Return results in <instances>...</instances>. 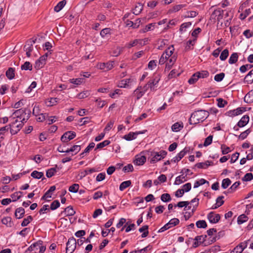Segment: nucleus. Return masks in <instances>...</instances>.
I'll return each instance as SVG.
<instances>
[{"instance_id": "obj_1", "label": "nucleus", "mask_w": 253, "mask_h": 253, "mask_svg": "<svg viewBox=\"0 0 253 253\" xmlns=\"http://www.w3.org/2000/svg\"><path fill=\"white\" fill-rule=\"evenodd\" d=\"M209 113L205 110H198L193 113L189 120L190 125H196L203 122L209 116Z\"/></svg>"}, {"instance_id": "obj_2", "label": "nucleus", "mask_w": 253, "mask_h": 253, "mask_svg": "<svg viewBox=\"0 0 253 253\" xmlns=\"http://www.w3.org/2000/svg\"><path fill=\"white\" fill-rule=\"evenodd\" d=\"M10 126V133L12 135L16 134L22 127L23 122L22 121H19L18 119L15 120L11 124H9Z\"/></svg>"}, {"instance_id": "obj_3", "label": "nucleus", "mask_w": 253, "mask_h": 253, "mask_svg": "<svg viewBox=\"0 0 253 253\" xmlns=\"http://www.w3.org/2000/svg\"><path fill=\"white\" fill-rule=\"evenodd\" d=\"M167 154V152L164 150H161L159 152H152L151 155L153 156V158L150 161V163L154 164L161 160L164 159Z\"/></svg>"}, {"instance_id": "obj_4", "label": "nucleus", "mask_w": 253, "mask_h": 253, "mask_svg": "<svg viewBox=\"0 0 253 253\" xmlns=\"http://www.w3.org/2000/svg\"><path fill=\"white\" fill-rule=\"evenodd\" d=\"M77 242L74 237L70 238L66 244V253H73L76 248Z\"/></svg>"}, {"instance_id": "obj_5", "label": "nucleus", "mask_w": 253, "mask_h": 253, "mask_svg": "<svg viewBox=\"0 0 253 253\" xmlns=\"http://www.w3.org/2000/svg\"><path fill=\"white\" fill-rule=\"evenodd\" d=\"M223 12L224 10L220 8L214 10L211 14V19H213L214 20L216 19L218 24L220 20L223 18Z\"/></svg>"}, {"instance_id": "obj_6", "label": "nucleus", "mask_w": 253, "mask_h": 253, "mask_svg": "<svg viewBox=\"0 0 253 253\" xmlns=\"http://www.w3.org/2000/svg\"><path fill=\"white\" fill-rule=\"evenodd\" d=\"M76 136V134L74 131H68L65 132L61 137V140L63 142H67L74 139Z\"/></svg>"}, {"instance_id": "obj_7", "label": "nucleus", "mask_w": 253, "mask_h": 253, "mask_svg": "<svg viewBox=\"0 0 253 253\" xmlns=\"http://www.w3.org/2000/svg\"><path fill=\"white\" fill-rule=\"evenodd\" d=\"M207 218L211 223H217L220 219V216L219 214L215 213L213 211H211L208 213Z\"/></svg>"}, {"instance_id": "obj_8", "label": "nucleus", "mask_w": 253, "mask_h": 253, "mask_svg": "<svg viewBox=\"0 0 253 253\" xmlns=\"http://www.w3.org/2000/svg\"><path fill=\"white\" fill-rule=\"evenodd\" d=\"M248 241L249 240L241 243L230 253H241L247 247Z\"/></svg>"}, {"instance_id": "obj_9", "label": "nucleus", "mask_w": 253, "mask_h": 253, "mask_svg": "<svg viewBox=\"0 0 253 253\" xmlns=\"http://www.w3.org/2000/svg\"><path fill=\"white\" fill-rule=\"evenodd\" d=\"M113 61H109L107 63H101L98 65V67L100 69L108 71L113 67Z\"/></svg>"}, {"instance_id": "obj_10", "label": "nucleus", "mask_w": 253, "mask_h": 253, "mask_svg": "<svg viewBox=\"0 0 253 253\" xmlns=\"http://www.w3.org/2000/svg\"><path fill=\"white\" fill-rule=\"evenodd\" d=\"M146 161V158L144 156L136 155L133 163L137 166L143 165Z\"/></svg>"}, {"instance_id": "obj_11", "label": "nucleus", "mask_w": 253, "mask_h": 253, "mask_svg": "<svg viewBox=\"0 0 253 253\" xmlns=\"http://www.w3.org/2000/svg\"><path fill=\"white\" fill-rule=\"evenodd\" d=\"M250 118L247 115H244L242 117L240 120L237 123V126L240 127H243L247 125L249 122Z\"/></svg>"}, {"instance_id": "obj_12", "label": "nucleus", "mask_w": 253, "mask_h": 253, "mask_svg": "<svg viewBox=\"0 0 253 253\" xmlns=\"http://www.w3.org/2000/svg\"><path fill=\"white\" fill-rule=\"evenodd\" d=\"M36 39L32 40L30 39L28 41L26 42V45L24 47L25 51H28L29 52H32L33 49V44L36 42Z\"/></svg>"}, {"instance_id": "obj_13", "label": "nucleus", "mask_w": 253, "mask_h": 253, "mask_svg": "<svg viewBox=\"0 0 253 253\" xmlns=\"http://www.w3.org/2000/svg\"><path fill=\"white\" fill-rule=\"evenodd\" d=\"M160 81V78L159 77H156L155 78L150 80V81L148 82V85L150 86V88L151 90L154 91L155 89V86L158 84Z\"/></svg>"}, {"instance_id": "obj_14", "label": "nucleus", "mask_w": 253, "mask_h": 253, "mask_svg": "<svg viewBox=\"0 0 253 253\" xmlns=\"http://www.w3.org/2000/svg\"><path fill=\"white\" fill-rule=\"evenodd\" d=\"M65 213V214L67 213L66 214V216H73L76 213L75 211L73 210L72 206H68L66 208H65L64 210V211H62L61 212V214H63Z\"/></svg>"}, {"instance_id": "obj_15", "label": "nucleus", "mask_w": 253, "mask_h": 253, "mask_svg": "<svg viewBox=\"0 0 253 253\" xmlns=\"http://www.w3.org/2000/svg\"><path fill=\"white\" fill-rule=\"evenodd\" d=\"M213 162L211 161H207L205 163H198L195 165V167L199 169H207L209 166L212 165Z\"/></svg>"}, {"instance_id": "obj_16", "label": "nucleus", "mask_w": 253, "mask_h": 253, "mask_svg": "<svg viewBox=\"0 0 253 253\" xmlns=\"http://www.w3.org/2000/svg\"><path fill=\"white\" fill-rule=\"evenodd\" d=\"M25 212L24 208L22 207L18 208L15 210V216L17 219H20L24 216Z\"/></svg>"}, {"instance_id": "obj_17", "label": "nucleus", "mask_w": 253, "mask_h": 253, "mask_svg": "<svg viewBox=\"0 0 253 253\" xmlns=\"http://www.w3.org/2000/svg\"><path fill=\"white\" fill-rule=\"evenodd\" d=\"M224 198L223 196H219L216 200V203L214 204L211 208L212 210H215L220 207L224 204V201L222 199Z\"/></svg>"}, {"instance_id": "obj_18", "label": "nucleus", "mask_w": 253, "mask_h": 253, "mask_svg": "<svg viewBox=\"0 0 253 253\" xmlns=\"http://www.w3.org/2000/svg\"><path fill=\"white\" fill-rule=\"evenodd\" d=\"M144 93V91L142 90V86H138L133 92L134 95L136 97V100H139Z\"/></svg>"}, {"instance_id": "obj_19", "label": "nucleus", "mask_w": 253, "mask_h": 253, "mask_svg": "<svg viewBox=\"0 0 253 253\" xmlns=\"http://www.w3.org/2000/svg\"><path fill=\"white\" fill-rule=\"evenodd\" d=\"M244 82L250 84L253 83V69L245 76Z\"/></svg>"}, {"instance_id": "obj_20", "label": "nucleus", "mask_w": 253, "mask_h": 253, "mask_svg": "<svg viewBox=\"0 0 253 253\" xmlns=\"http://www.w3.org/2000/svg\"><path fill=\"white\" fill-rule=\"evenodd\" d=\"M176 58L174 56H171L168 60L167 63L166 64V68L165 70L167 69L168 70H170L172 65L174 64L175 62L176 61Z\"/></svg>"}, {"instance_id": "obj_21", "label": "nucleus", "mask_w": 253, "mask_h": 253, "mask_svg": "<svg viewBox=\"0 0 253 253\" xmlns=\"http://www.w3.org/2000/svg\"><path fill=\"white\" fill-rule=\"evenodd\" d=\"M24 114L26 115V112L25 110L23 109L17 110L13 113V115L14 116V117L19 118V120L22 119V116Z\"/></svg>"}, {"instance_id": "obj_22", "label": "nucleus", "mask_w": 253, "mask_h": 253, "mask_svg": "<svg viewBox=\"0 0 253 253\" xmlns=\"http://www.w3.org/2000/svg\"><path fill=\"white\" fill-rule=\"evenodd\" d=\"M6 77L9 79L12 80L15 77V69L13 68L10 67L6 71L5 73Z\"/></svg>"}, {"instance_id": "obj_23", "label": "nucleus", "mask_w": 253, "mask_h": 253, "mask_svg": "<svg viewBox=\"0 0 253 253\" xmlns=\"http://www.w3.org/2000/svg\"><path fill=\"white\" fill-rule=\"evenodd\" d=\"M148 228L149 226L148 225H144L141 228H140L138 230V231L140 232H143V233L141 235L142 238H145L146 237L148 234H149V231H148Z\"/></svg>"}, {"instance_id": "obj_24", "label": "nucleus", "mask_w": 253, "mask_h": 253, "mask_svg": "<svg viewBox=\"0 0 253 253\" xmlns=\"http://www.w3.org/2000/svg\"><path fill=\"white\" fill-rule=\"evenodd\" d=\"M238 59V54L236 52H234L230 55L229 59L228 62L230 64H233L236 63Z\"/></svg>"}, {"instance_id": "obj_25", "label": "nucleus", "mask_w": 253, "mask_h": 253, "mask_svg": "<svg viewBox=\"0 0 253 253\" xmlns=\"http://www.w3.org/2000/svg\"><path fill=\"white\" fill-rule=\"evenodd\" d=\"M174 48L173 45H171L169 46L165 51L163 54H165V56H167V58H169L171 56L174 51Z\"/></svg>"}, {"instance_id": "obj_26", "label": "nucleus", "mask_w": 253, "mask_h": 253, "mask_svg": "<svg viewBox=\"0 0 253 253\" xmlns=\"http://www.w3.org/2000/svg\"><path fill=\"white\" fill-rule=\"evenodd\" d=\"M66 3V1L65 0H63L59 1L57 5L54 7V10L55 11L58 12L60 11L65 5Z\"/></svg>"}, {"instance_id": "obj_27", "label": "nucleus", "mask_w": 253, "mask_h": 253, "mask_svg": "<svg viewBox=\"0 0 253 253\" xmlns=\"http://www.w3.org/2000/svg\"><path fill=\"white\" fill-rule=\"evenodd\" d=\"M1 222L2 224L6 225L8 227H11L13 225L12 218L9 216L3 218L1 220Z\"/></svg>"}, {"instance_id": "obj_28", "label": "nucleus", "mask_w": 253, "mask_h": 253, "mask_svg": "<svg viewBox=\"0 0 253 253\" xmlns=\"http://www.w3.org/2000/svg\"><path fill=\"white\" fill-rule=\"evenodd\" d=\"M131 82V80L130 79H126L122 80L119 83L118 86L120 87L126 88L128 86V84Z\"/></svg>"}, {"instance_id": "obj_29", "label": "nucleus", "mask_w": 253, "mask_h": 253, "mask_svg": "<svg viewBox=\"0 0 253 253\" xmlns=\"http://www.w3.org/2000/svg\"><path fill=\"white\" fill-rule=\"evenodd\" d=\"M45 64V61L43 59V61L42 60V57L41 56L40 58L36 62L35 67L36 69H40L42 68Z\"/></svg>"}, {"instance_id": "obj_30", "label": "nucleus", "mask_w": 253, "mask_h": 253, "mask_svg": "<svg viewBox=\"0 0 253 253\" xmlns=\"http://www.w3.org/2000/svg\"><path fill=\"white\" fill-rule=\"evenodd\" d=\"M143 5L141 3H138L133 9V13L136 15L139 14L143 10Z\"/></svg>"}, {"instance_id": "obj_31", "label": "nucleus", "mask_w": 253, "mask_h": 253, "mask_svg": "<svg viewBox=\"0 0 253 253\" xmlns=\"http://www.w3.org/2000/svg\"><path fill=\"white\" fill-rule=\"evenodd\" d=\"M186 175L184 176L183 174L176 177L175 180L174 181V184L179 185L184 182L186 181L187 179H185V177Z\"/></svg>"}, {"instance_id": "obj_32", "label": "nucleus", "mask_w": 253, "mask_h": 253, "mask_svg": "<svg viewBox=\"0 0 253 253\" xmlns=\"http://www.w3.org/2000/svg\"><path fill=\"white\" fill-rule=\"evenodd\" d=\"M43 244V241L42 240H39L37 242H35L32 244L27 250L26 252L29 251L32 252L34 251V248H36L37 246L41 247Z\"/></svg>"}, {"instance_id": "obj_33", "label": "nucleus", "mask_w": 253, "mask_h": 253, "mask_svg": "<svg viewBox=\"0 0 253 253\" xmlns=\"http://www.w3.org/2000/svg\"><path fill=\"white\" fill-rule=\"evenodd\" d=\"M207 238V236L206 235H205L204 236H203V235L197 236L195 238L194 240L197 241H199L200 244L204 243L205 246H206L207 245V240H206Z\"/></svg>"}, {"instance_id": "obj_34", "label": "nucleus", "mask_w": 253, "mask_h": 253, "mask_svg": "<svg viewBox=\"0 0 253 253\" xmlns=\"http://www.w3.org/2000/svg\"><path fill=\"white\" fill-rule=\"evenodd\" d=\"M183 189L178 191V192H180V194H184V192L189 191L191 189V184L190 183H187L183 185Z\"/></svg>"}, {"instance_id": "obj_35", "label": "nucleus", "mask_w": 253, "mask_h": 253, "mask_svg": "<svg viewBox=\"0 0 253 253\" xmlns=\"http://www.w3.org/2000/svg\"><path fill=\"white\" fill-rule=\"evenodd\" d=\"M131 184V182L130 180H127L123 182L120 185L119 189L120 191H124L126 188L128 187L129 186H130Z\"/></svg>"}, {"instance_id": "obj_36", "label": "nucleus", "mask_w": 253, "mask_h": 253, "mask_svg": "<svg viewBox=\"0 0 253 253\" xmlns=\"http://www.w3.org/2000/svg\"><path fill=\"white\" fill-rule=\"evenodd\" d=\"M96 171L94 168H91L89 169H85L84 171L81 172L80 178L81 179L85 177L86 175L88 174L92 173Z\"/></svg>"}, {"instance_id": "obj_37", "label": "nucleus", "mask_w": 253, "mask_h": 253, "mask_svg": "<svg viewBox=\"0 0 253 253\" xmlns=\"http://www.w3.org/2000/svg\"><path fill=\"white\" fill-rule=\"evenodd\" d=\"M69 82L72 84H74L76 85L81 84L82 83L84 82V79L80 78L77 79H72L69 80Z\"/></svg>"}, {"instance_id": "obj_38", "label": "nucleus", "mask_w": 253, "mask_h": 253, "mask_svg": "<svg viewBox=\"0 0 253 253\" xmlns=\"http://www.w3.org/2000/svg\"><path fill=\"white\" fill-rule=\"evenodd\" d=\"M31 175L34 178L40 179L43 176V173L37 170H34L31 173Z\"/></svg>"}, {"instance_id": "obj_39", "label": "nucleus", "mask_w": 253, "mask_h": 253, "mask_svg": "<svg viewBox=\"0 0 253 253\" xmlns=\"http://www.w3.org/2000/svg\"><path fill=\"white\" fill-rule=\"evenodd\" d=\"M197 76H198V78H207L209 76V73L208 71L204 70L200 72H196Z\"/></svg>"}, {"instance_id": "obj_40", "label": "nucleus", "mask_w": 253, "mask_h": 253, "mask_svg": "<svg viewBox=\"0 0 253 253\" xmlns=\"http://www.w3.org/2000/svg\"><path fill=\"white\" fill-rule=\"evenodd\" d=\"M33 218L31 215H29L27 218H25L23 221L21 223V226L23 227H25L27 226L30 222L33 220Z\"/></svg>"}, {"instance_id": "obj_41", "label": "nucleus", "mask_w": 253, "mask_h": 253, "mask_svg": "<svg viewBox=\"0 0 253 253\" xmlns=\"http://www.w3.org/2000/svg\"><path fill=\"white\" fill-rule=\"evenodd\" d=\"M228 55L229 50L228 49L226 48L222 51V52L220 54L219 58L221 60L224 61L227 59Z\"/></svg>"}, {"instance_id": "obj_42", "label": "nucleus", "mask_w": 253, "mask_h": 253, "mask_svg": "<svg viewBox=\"0 0 253 253\" xmlns=\"http://www.w3.org/2000/svg\"><path fill=\"white\" fill-rule=\"evenodd\" d=\"M183 127L182 123L180 124L179 123H175L171 126V129L172 131L176 132L180 130Z\"/></svg>"}, {"instance_id": "obj_43", "label": "nucleus", "mask_w": 253, "mask_h": 253, "mask_svg": "<svg viewBox=\"0 0 253 253\" xmlns=\"http://www.w3.org/2000/svg\"><path fill=\"white\" fill-rule=\"evenodd\" d=\"M110 143V141L108 140H105L104 141L99 143L96 145V147L95 148V150H96L98 149H101L108 145Z\"/></svg>"}, {"instance_id": "obj_44", "label": "nucleus", "mask_w": 253, "mask_h": 253, "mask_svg": "<svg viewBox=\"0 0 253 253\" xmlns=\"http://www.w3.org/2000/svg\"><path fill=\"white\" fill-rule=\"evenodd\" d=\"M196 225L199 228H206L207 227V222L204 220L197 221Z\"/></svg>"}, {"instance_id": "obj_45", "label": "nucleus", "mask_w": 253, "mask_h": 253, "mask_svg": "<svg viewBox=\"0 0 253 253\" xmlns=\"http://www.w3.org/2000/svg\"><path fill=\"white\" fill-rule=\"evenodd\" d=\"M186 5H187L186 4H178V5H174L172 7V9L169 10V12H177L180 9H181V8L186 7Z\"/></svg>"}, {"instance_id": "obj_46", "label": "nucleus", "mask_w": 253, "mask_h": 253, "mask_svg": "<svg viewBox=\"0 0 253 253\" xmlns=\"http://www.w3.org/2000/svg\"><path fill=\"white\" fill-rule=\"evenodd\" d=\"M205 183L209 184V181H208L207 180H205V179L201 178L199 181H196L194 183V188H198L200 185H203V184H204Z\"/></svg>"}, {"instance_id": "obj_47", "label": "nucleus", "mask_w": 253, "mask_h": 253, "mask_svg": "<svg viewBox=\"0 0 253 253\" xmlns=\"http://www.w3.org/2000/svg\"><path fill=\"white\" fill-rule=\"evenodd\" d=\"M248 217L244 214L240 215L238 217L237 222L239 224H241L248 220Z\"/></svg>"}, {"instance_id": "obj_48", "label": "nucleus", "mask_w": 253, "mask_h": 253, "mask_svg": "<svg viewBox=\"0 0 253 253\" xmlns=\"http://www.w3.org/2000/svg\"><path fill=\"white\" fill-rule=\"evenodd\" d=\"M191 25V23L190 22L182 23L179 29L180 33L182 34L183 32H185L186 31V29L188 28Z\"/></svg>"}, {"instance_id": "obj_49", "label": "nucleus", "mask_w": 253, "mask_h": 253, "mask_svg": "<svg viewBox=\"0 0 253 253\" xmlns=\"http://www.w3.org/2000/svg\"><path fill=\"white\" fill-rule=\"evenodd\" d=\"M21 69L22 70H30L31 71L32 70V65L31 64L30 62L28 61L25 62L24 64H23L21 67Z\"/></svg>"}, {"instance_id": "obj_50", "label": "nucleus", "mask_w": 253, "mask_h": 253, "mask_svg": "<svg viewBox=\"0 0 253 253\" xmlns=\"http://www.w3.org/2000/svg\"><path fill=\"white\" fill-rule=\"evenodd\" d=\"M161 200L164 202H168L171 201L170 196L168 193L163 194L161 196Z\"/></svg>"}, {"instance_id": "obj_51", "label": "nucleus", "mask_w": 253, "mask_h": 253, "mask_svg": "<svg viewBox=\"0 0 253 253\" xmlns=\"http://www.w3.org/2000/svg\"><path fill=\"white\" fill-rule=\"evenodd\" d=\"M123 138L127 141H130L136 138L134 132H130L128 134L124 136Z\"/></svg>"}, {"instance_id": "obj_52", "label": "nucleus", "mask_w": 253, "mask_h": 253, "mask_svg": "<svg viewBox=\"0 0 253 253\" xmlns=\"http://www.w3.org/2000/svg\"><path fill=\"white\" fill-rule=\"evenodd\" d=\"M231 183V181L230 179L225 178L222 181L221 187L223 189H226L230 185Z\"/></svg>"}, {"instance_id": "obj_53", "label": "nucleus", "mask_w": 253, "mask_h": 253, "mask_svg": "<svg viewBox=\"0 0 253 253\" xmlns=\"http://www.w3.org/2000/svg\"><path fill=\"white\" fill-rule=\"evenodd\" d=\"M179 223V220L178 218H174L170 219L168 223L170 228L174 226Z\"/></svg>"}, {"instance_id": "obj_54", "label": "nucleus", "mask_w": 253, "mask_h": 253, "mask_svg": "<svg viewBox=\"0 0 253 253\" xmlns=\"http://www.w3.org/2000/svg\"><path fill=\"white\" fill-rule=\"evenodd\" d=\"M90 95V92L88 90H84L83 92L79 93L77 95V97L79 99H83L86 98Z\"/></svg>"}, {"instance_id": "obj_55", "label": "nucleus", "mask_w": 253, "mask_h": 253, "mask_svg": "<svg viewBox=\"0 0 253 253\" xmlns=\"http://www.w3.org/2000/svg\"><path fill=\"white\" fill-rule=\"evenodd\" d=\"M56 171V170L55 169V168H50L46 170V176L48 178L51 177L53 176Z\"/></svg>"}, {"instance_id": "obj_56", "label": "nucleus", "mask_w": 253, "mask_h": 253, "mask_svg": "<svg viewBox=\"0 0 253 253\" xmlns=\"http://www.w3.org/2000/svg\"><path fill=\"white\" fill-rule=\"evenodd\" d=\"M198 76L196 73H194L191 77L189 79L188 83L189 84H194L198 80Z\"/></svg>"}, {"instance_id": "obj_57", "label": "nucleus", "mask_w": 253, "mask_h": 253, "mask_svg": "<svg viewBox=\"0 0 253 253\" xmlns=\"http://www.w3.org/2000/svg\"><path fill=\"white\" fill-rule=\"evenodd\" d=\"M60 206V204L58 200H54L50 205V209L51 210H55L59 208Z\"/></svg>"}, {"instance_id": "obj_58", "label": "nucleus", "mask_w": 253, "mask_h": 253, "mask_svg": "<svg viewBox=\"0 0 253 253\" xmlns=\"http://www.w3.org/2000/svg\"><path fill=\"white\" fill-rule=\"evenodd\" d=\"M79 189V185L78 184H74L69 188V191L72 193H77Z\"/></svg>"}, {"instance_id": "obj_59", "label": "nucleus", "mask_w": 253, "mask_h": 253, "mask_svg": "<svg viewBox=\"0 0 253 253\" xmlns=\"http://www.w3.org/2000/svg\"><path fill=\"white\" fill-rule=\"evenodd\" d=\"M111 30L110 28H104L100 31V35L102 38H104L107 34H111Z\"/></svg>"}, {"instance_id": "obj_60", "label": "nucleus", "mask_w": 253, "mask_h": 253, "mask_svg": "<svg viewBox=\"0 0 253 253\" xmlns=\"http://www.w3.org/2000/svg\"><path fill=\"white\" fill-rule=\"evenodd\" d=\"M221 149L223 155L227 154L231 152L230 147L226 146L225 144H222L221 145Z\"/></svg>"}, {"instance_id": "obj_61", "label": "nucleus", "mask_w": 253, "mask_h": 253, "mask_svg": "<svg viewBox=\"0 0 253 253\" xmlns=\"http://www.w3.org/2000/svg\"><path fill=\"white\" fill-rule=\"evenodd\" d=\"M251 13V10L250 8H248L245 10L244 13L240 14V18L241 20L245 19L250 13Z\"/></svg>"}, {"instance_id": "obj_62", "label": "nucleus", "mask_w": 253, "mask_h": 253, "mask_svg": "<svg viewBox=\"0 0 253 253\" xmlns=\"http://www.w3.org/2000/svg\"><path fill=\"white\" fill-rule=\"evenodd\" d=\"M189 151V149L187 147H185L183 150L181 151L177 156H178L179 160H181L184 156L186 154V153Z\"/></svg>"}, {"instance_id": "obj_63", "label": "nucleus", "mask_w": 253, "mask_h": 253, "mask_svg": "<svg viewBox=\"0 0 253 253\" xmlns=\"http://www.w3.org/2000/svg\"><path fill=\"white\" fill-rule=\"evenodd\" d=\"M217 106L219 108L224 107L225 105L227 104V102L222 98H218L217 99Z\"/></svg>"}, {"instance_id": "obj_64", "label": "nucleus", "mask_w": 253, "mask_h": 253, "mask_svg": "<svg viewBox=\"0 0 253 253\" xmlns=\"http://www.w3.org/2000/svg\"><path fill=\"white\" fill-rule=\"evenodd\" d=\"M253 179V174L252 173H247L242 178L243 181H249Z\"/></svg>"}]
</instances>
